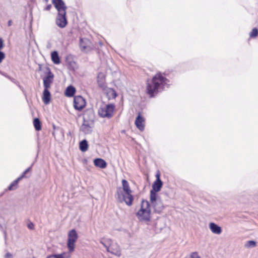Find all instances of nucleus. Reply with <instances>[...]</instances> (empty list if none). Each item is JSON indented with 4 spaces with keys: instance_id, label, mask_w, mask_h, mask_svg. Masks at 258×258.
<instances>
[{
    "instance_id": "f257e3e1",
    "label": "nucleus",
    "mask_w": 258,
    "mask_h": 258,
    "mask_svg": "<svg viewBox=\"0 0 258 258\" xmlns=\"http://www.w3.org/2000/svg\"><path fill=\"white\" fill-rule=\"evenodd\" d=\"M151 205L149 202L142 200L141 208L136 214L138 219L141 222H149L151 218Z\"/></svg>"
},
{
    "instance_id": "f03ea898",
    "label": "nucleus",
    "mask_w": 258,
    "mask_h": 258,
    "mask_svg": "<svg viewBox=\"0 0 258 258\" xmlns=\"http://www.w3.org/2000/svg\"><path fill=\"white\" fill-rule=\"evenodd\" d=\"M165 84V82H148L146 87V92L148 94L150 98L153 97L155 94H157L161 90L163 89V87Z\"/></svg>"
},
{
    "instance_id": "7ed1b4c3",
    "label": "nucleus",
    "mask_w": 258,
    "mask_h": 258,
    "mask_svg": "<svg viewBox=\"0 0 258 258\" xmlns=\"http://www.w3.org/2000/svg\"><path fill=\"white\" fill-rule=\"evenodd\" d=\"M114 109V105L112 104L105 105L98 110V114L102 117L110 118L112 117Z\"/></svg>"
},
{
    "instance_id": "20e7f679",
    "label": "nucleus",
    "mask_w": 258,
    "mask_h": 258,
    "mask_svg": "<svg viewBox=\"0 0 258 258\" xmlns=\"http://www.w3.org/2000/svg\"><path fill=\"white\" fill-rule=\"evenodd\" d=\"M78 238L75 229H72L69 232L67 246L70 252H73L75 248V243Z\"/></svg>"
},
{
    "instance_id": "39448f33",
    "label": "nucleus",
    "mask_w": 258,
    "mask_h": 258,
    "mask_svg": "<svg viewBox=\"0 0 258 258\" xmlns=\"http://www.w3.org/2000/svg\"><path fill=\"white\" fill-rule=\"evenodd\" d=\"M150 202L151 207L152 206L156 213H160L164 209V206L160 198L157 196L154 197V199H152L150 196Z\"/></svg>"
},
{
    "instance_id": "423d86ee",
    "label": "nucleus",
    "mask_w": 258,
    "mask_h": 258,
    "mask_svg": "<svg viewBox=\"0 0 258 258\" xmlns=\"http://www.w3.org/2000/svg\"><path fill=\"white\" fill-rule=\"evenodd\" d=\"M122 189L125 192V195H127V205L131 206L133 203L134 200L133 196L132 195V190L130 189L128 182L125 180H122Z\"/></svg>"
},
{
    "instance_id": "0eeeda50",
    "label": "nucleus",
    "mask_w": 258,
    "mask_h": 258,
    "mask_svg": "<svg viewBox=\"0 0 258 258\" xmlns=\"http://www.w3.org/2000/svg\"><path fill=\"white\" fill-rule=\"evenodd\" d=\"M86 106L85 100L81 96H76L74 98V107L77 110H82Z\"/></svg>"
},
{
    "instance_id": "6e6552de",
    "label": "nucleus",
    "mask_w": 258,
    "mask_h": 258,
    "mask_svg": "<svg viewBox=\"0 0 258 258\" xmlns=\"http://www.w3.org/2000/svg\"><path fill=\"white\" fill-rule=\"evenodd\" d=\"M163 185V182L160 179L155 180L152 184V189L150 190V195L152 199H154L155 196H157V192L159 191Z\"/></svg>"
},
{
    "instance_id": "1a4fd4ad",
    "label": "nucleus",
    "mask_w": 258,
    "mask_h": 258,
    "mask_svg": "<svg viewBox=\"0 0 258 258\" xmlns=\"http://www.w3.org/2000/svg\"><path fill=\"white\" fill-rule=\"evenodd\" d=\"M55 23L59 28H63L66 27L68 23L66 18V12L57 14Z\"/></svg>"
},
{
    "instance_id": "9d476101",
    "label": "nucleus",
    "mask_w": 258,
    "mask_h": 258,
    "mask_svg": "<svg viewBox=\"0 0 258 258\" xmlns=\"http://www.w3.org/2000/svg\"><path fill=\"white\" fill-rule=\"evenodd\" d=\"M52 3L57 10L58 13L66 12L67 7L62 0H52Z\"/></svg>"
},
{
    "instance_id": "9b49d317",
    "label": "nucleus",
    "mask_w": 258,
    "mask_h": 258,
    "mask_svg": "<svg viewBox=\"0 0 258 258\" xmlns=\"http://www.w3.org/2000/svg\"><path fill=\"white\" fill-rule=\"evenodd\" d=\"M38 73L42 77V79L44 81H50L53 78V75L48 68H45L42 70H40Z\"/></svg>"
},
{
    "instance_id": "f8f14e48",
    "label": "nucleus",
    "mask_w": 258,
    "mask_h": 258,
    "mask_svg": "<svg viewBox=\"0 0 258 258\" xmlns=\"http://www.w3.org/2000/svg\"><path fill=\"white\" fill-rule=\"evenodd\" d=\"M116 197L119 202L122 203L124 202L127 205V203H128L127 200V195H125L121 187H118L117 188Z\"/></svg>"
},
{
    "instance_id": "ddd939ff",
    "label": "nucleus",
    "mask_w": 258,
    "mask_h": 258,
    "mask_svg": "<svg viewBox=\"0 0 258 258\" xmlns=\"http://www.w3.org/2000/svg\"><path fill=\"white\" fill-rule=\"evenodd\" d=\"M94 123L83 120V123L81 126L80 130L85 134H90L92 132V128L93 127Z\"/></svg>"
},
{
    "instance_id": "4468645a",
    "label": "nucleus",
    "mask_w": 258,
    "mask_h": 258,
    "mask_svg": "<svg viewBox=\"0 0 258 258\" xmlns=\"http://www.w3.org/2000/svg\"><path fill=\"white\" fill-rule=\"evenodd\" d=\"M108 252L117 256L121 255V250L119 246L116 243H112L107 250Z\"/></svg>"
},
{
    "instance_id": "2eb2a0df",
    "label": "nucleus",
    "mask_w": 258,
    "mask_h": 258,
    "mask_svg": "<svg viewBox=\"0 0 258 258\" xmlns=\"http://www.w3.org/2000/svg\"><path fill=\"white\" fill-rule=\"evenodd\" d=\"M95 114L92 110L88 109L85 111L83 116V120L93 122Z\"/></svg>"
},
{
    "instance_id": "dca6fc26",
    "label": "nucleus",
    "mask_w": 258,
    "mask_h": 258,
    "mask_svg": "<svg viewBox=\"0 0 258 258\" xmlns=\"http://www.w3.org/2000/svg\"><path fill=\"white\" fill-rule=\"evenodd\" d=\"M145 121V119L143 117L141 116L140 113L138 114V115L136 117L135 120V124L137 127L140 131H143L144 130V125L143 123Z\"/></svg>"
},
{
    "instance_id": "f3484780",
    "label": "nucleus",
    "mask_w": 258,
    "mask_h": 258,
    "mask_svg": "<svg viewBox=\"0 0 258 258\" xmlns=\"http://www.w3.org/2000/svg\"><path fill=\"white\" fill-rule=\"evenodd\" d=\"M90 43L89 40L86 38H81L80 41V46L82 50L88 51L90 49V47L89 44Z\"/></svg>"
},
{
    "instance_id": "a211bd4d",
    "label": "nucleus",
    "mask_w": 258,
    "mask_h": 258,
    "mask_svg": "<svg viewBox=\"0 0 258 258\" xmlns=\"http://www.w3.org/2000/svg\"><path fill=\"white\" fill-rule=\"evenodd\" d=\"M209 228L214 234H220L222 232L221 227L213 222L209 224Z\"/></svg>"
},
{
    "instance_id": "6ab92c4d",
    "label": "nucleus",
    "mask_w": 258,
    "mask_h": 258,
    "mask_svg": "<svg viewBox=\"0 0 258 258\" xmlns=\"http://www.w3.org/2000/svg\"><path fill=\"white\" fill-rule=\"evenodd\" d=\"M94 165L102 169L105 168L107 166L106 161L101 158H96L94 160Z\"/></svg>"
},
{
    "instance_id": "aec40b11",
    "label": "nucleus",
    "mask_w": 258,
    "mask_h": 258,
    "mask_svg": "<svg viewBox=\"0 0 258 258\" xmlns=\"http://www.w3.org/2000/svg\"><path fill=\"white\" fill-rule=\"evenodd\" d=\"M76 92V88L72 85L69 86L66 89L64 95L68 97H73Z\"/></svg>"
},
{
    "instance_id": "412c9836",
    "label": "nucleus",
    "mask_w": 258,
    "mask_h": 258,
    "mask_svg": "<svg viewBox=\"0 0 258 258\" xmlns=\"http://www.w3.org/2000/svg\"><path fill=\"white\" fill-rule=\"evenodd\" d=\"M51 94L49 90H44L42 100L45 104H48L50 101Z\"/></svg>"
},
{
    "instance_id": "4be33fe9",
    "label": "nucleus",
    "mask_w": 258,
    "mask_h": 258,
    "mask_svg": "<svg viewBox=\"0 0 258 258\" xmlns=\"http://www.w3.org/2000/svg\"><path fill=\"white\" fill-rule=\"evenodd\" d=\"M100 242L106 248V250H107L108 247H110L111 244L113 243V241L109 238L106 239L105 238H102L100 240Z\"/></svg>"
},
{
    "instance_id": "5701e85b",
    "label": "nucleus",
    "mask_w": 258,
    "mask_h": 258,
    "mask_svg": "<svg viewBox=\"0 0 258 258\" xmlns=\"http://www.w3.org/2000/svg\"><path fill=\"white\" fill-rule=\"evenodd\" d=\"M51 57L54 63L59 64L60 63V58L58 56V52L56 51H54L51 53Z\"/></svg>"
},
{
    "instance_id": "b1692460",
    "label": "nucleus",
    "mask_w": 258,
    "mask_h": 258,
    "mask_svg": "<svg viewBox=\"0 0 258 258\" xmlns=\"http://www.w3.org/2000/svg\"><path fill=\"white\" fill-rule=\"evenodd\" d=\"M80 150L82 152L86 151L88 149V142L86 140L81 141L79 144Z\"/></svg>"
},
{
    "instance_id": "393cba45",
    "label": "nucleus",
    "mask_w": 258,
    "mask_h": 258,
    "mask_svg": "<svg viewBox=\"0 0 258 258\" xmlns=\"http://www.w3.org/2000/svg\"><path fill=\"white\" fill-rule=\"evenodd\" d=\"M106 93L109 99H115L117 96V93L113 89H108Z\"/></svg>"
},
{
    "instance_id": "a878e982",
    "label": "nucleus",
    "mask_w": 258,
    "mask_h": 258,
    "mask_svg": "<svg viewBox=\"0 0 258 258\" xmlns=\"http://www.w3.org/2000/svg\"><path fill=\"white\" fill-rule=\"evenodd\" d=\"M33 124L36 131H39L41 130V123L38 118H35L34 119Z\"/></svg>"
},
{
    "instance_id": "bb28decb",
    "label": "nucleus",
    "mask_w": 258,
    "mask_h": 258,
    "mask_svg": "<svg viewBox=\"0 0 258 258\" xmlns=\"http://www.w3.org/2000/svg\"><path fill=\"white\" fill-rule=\"evenodd\" d=\"M20 180H21V178L18 177L17 179L14 180L8 187L9 190H13L17 188L18 183Z\"/></svg>"
},
{
    "instance_id": "cd10ccee",
    "label": "nucleus",
    "mask_w": 258,
    "mask_h": 258,
    "mask_svg": "<svg viewBox=\"0 0 258 258\" xmlns=\"http://www.w3.org/2000/svg\"><path fill=\"white\" fill-rule=\"evenodd\" d=\"M152 81H168L161 73H158L154 76Z\"/></svg>"
},
{
    "instance_id": "c85d7f7f",
    "label": "nucleus",
    "mask_w": 258,
    "mask_h": 258,
    "mask_svg": "<svg viewBox=\"0 0 258 258\" xmlns=\"http://www.w3.org/2000/svg\"><path fill=\"white\" fill-rule=\"evenodd\" d=\"M256 245V243L255 241L253 240H249L246 242L245 244V247L247 248H252L255 247Z\"/></svg>"
},
{
    "instance_id": "c756f323",
    "label": "nucleus",
    "mask_w": 258,
    "mask_h": 258,
    "mask_svg": "<svg viewBox=\"0 0 258 258\" xmlns=\"http://www.w3.org/2000/svg\"><path fill=\"white\" fill-rule=\"evenodd\" d=\"M258 34V30L256 28H254L252 29V31L249 34V36L251 38H253L256 37Z\"/></svg>"
},
{
    "instance_id": "7c9ffc66",
    "label": "nucleus",
    "mask_w": 258,
    "mask_h": 258,
    "mask_svg": "<svg viewBox=\"0 0 258 258\" xmlns=\"http://www.w3.org/2000/svg\"><path fill=\"white\" fill-rule=\"evenodd\" d=\"M52 82H43L44 84V90H48V89L50 87L51 83Z\"/></svg>"
},
{
    "instance_id": "2f4dec72",
    "label": "nucleus",
    "mask_w": 258,
    "mask_h": 258,
    "mask_svg": "<svg viewBox=\"0 0 258 258\" xmlns=\"http://www.w3.org/2000/svg\"><path fill=\"white\" fill-rule=\"evenodd\" d=\"M31 170V166L26 169L22 173V174L19 177L22 179L23 178L25 177V175Z\"/></svg>"
},
{
    "instance_id": "473e14b6",
    "label": "nucleus",
    "mask_w": 258,
    "mask_h": 258,
    "mask_svg": "<svg viewBox=\"0 0 258 258\" xmlns=\"http://www.w3.org/2000/svg\"><path fill=\"white\" fill-rule=\"evenodd\" d=\"M65 255L66 253L63 252L60 254H55L54 256L55 258H69V256H66Z\"/></svg>"
},
{
    "instance_id": "72a5a7b5",
    "label": "nucleus",
    "mask_w": 258,
    "mask_h": 258,
    "mask_svg": "<svg viewBox=\"0 0 258 258\" xmlns=\"http://www.w3.org/2000/svg\"><path fill=\"white\" fill-rule=\"evenodd\" d=\"M98 79L102 80L105 79V75L103 73H100L98 75Z\"/></svg>"
},
{
    "instance_id": "f704fd0d",
    "label": "nucleus",
    "mask_w": 258,
    "mask_h": 258,
    "mask_svg": "<svg viewBox=\"0 0 258 258\" xmlns=\"http://www.w3.org/2000/svg\"><path fill=\"white\" fill-rule=\"evenodd\" d=\"M5 58V54L0 51V63L3 61V60Z\"/></svg>"
},
{
    "instance_id": "c9c22d12",
    "label": "nucleus",
    "mask_w": 258,
    "mask_h": 258,
    "mask_svg": "<svg viewBox=\"0 0 258 258\" xmlns=\"http://www.w3.org/2000/svg\"><path fill=\"white\" fill-rule=\"evenodd\" d=\"M27 226L29 229H33L34 228V225L32 222L28 223Z\"/></svg>"
},
{
    "instance_id": "e433bc0d",
    "label": "nucleus",
    "mask_w": 258,
    "mask_h": 258,
    "mask_svg": "<svg viewBox=\"0 0 258 258\" xmlns=\"http://www.w3.org/2000/svg\"><path fill=\"white\" fill-rule=\"evenodd\" d=\"M51 7H52L51 5H50V4L48 5L45 8H44V10L49 11L51 9Z\"/></svg>"
},
{
    "instance_id": "4c0bfd02",
    "label": "nucleus",
    "mask_w": 258,
    "mask_h": 258,
    "mask_svg": "<svg viewBox=\"0 0 258 258\" xmlns=\"http://www.w3.org/2000/svg\"><path fill=\"white\" fill-rule=\"evenodd\" d=\"M4 46L3 40L2 38H0V50L4 47Z\"/></svg>"
},
{
    "instance_id": "58836bf2",
    "label": "nucleus",
    "mask_w": 258,
    "mask_h": 258,
    "mask_svg": "<svg viewBox=\"0 0 258 258\" xmlns=\"http://www.w3.org/2000/svg\"><path fill=\"white\" fill-rule=\"evenodd\" d=\"M5 258H13V255L11 253L8 252L5 255Z\"/></svg>"
},
{
    "instance_id": "ea45409f",
    "label": "nucleus",
    "mask_w": 258,
    "mask_h": 258,
    "mask_svg": "<svg viewBox=\"0 0 258 258\" xmlns=\"http://www.w3.org/2000/svg\"><path fill=\"white\" fill-rule=\"evenodd\" d=\"M160 173H157L156 175V180H158V179H160Z\"/></svg>"
},
{
    "instance_id": "a19ab883",
    "label": "nucleus",
    "mask_w": 258,
    "mask_h": 258,
    "mask_svg": "<svg viewBox=\"0 0 258 258\" xmlns=\"http://www.w3.org/2000/svg\"><path fill=\"white\" fill-rule=\"evenodd\" d=\"M54 256H55V254H52V255H48L47 257V258H55V257Z\"/></svg>"
},
{
    "instance_id": "79ce46f5",
    "label": "nucleus",
    "mask_w": 258,
    "mask_h": 258,
    "mask_svg": "<svg viewBox=\"0 0 258 258\" xmlns=\"http://www.w3.org/2000/svg\"><path fill=\"white\" fill-rule=\"evenodd\" d=\"M12 20H9V21H8V26H11V25H12Z\"/></svg>"
},
{
    "instance_id": "37998d69",
    "label": "nucleus",
    "mask_w": 258,
    "mask_h": 258,
    "mask_svg": "<svg viewBox=\"0 0 258 258\" xmlns=\"http://www.w3.org/2000/svg\"><path fill=\"white\" fill-rule=\"evenodd\" d=\"M99 85L100 87H103V86H104V85H103V84L102 85L101 83H99Z\"/></svg>"
},
{
    "instance_id": "c03bdc74",
    "label": "nucleus",
    "mask_w": 258,
    "mask_h": 258,
    "mask_svg": "<svg viewBox=\"0 0 258 258\" xmlns=\"http://www.w3.org/2000/svg\"><path fill=\"white\" fill-rule=\"evenodd\" d=\"M45 1L46 3H47L48 0H44Z\"/></svg>"
}]
</instances>
